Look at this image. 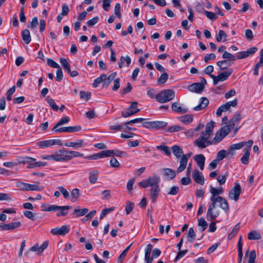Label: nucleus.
<instances>
[{"mask_svg": "<svg viewBox=\"0 0 263 263\" xmlns=\"http://www.w3.org/2000/svg\"><path fill=\"white\" fill-rule=\"evenodd\" d=\"M245 145H246V143H245V141L241 142L240 143H236V144H234L231 145L229 147V151H231L239 149Z\"/></svg>", "mask_w": 263, "mask_h": 263, "instance_id": "obj_37", "label": "nucleus"}, {"mask_svg": "<svg viewBox=\"0 0 263 263\" xmlns=\"http://www.w3.org/2000/svg\"><path fill=\"white\" fill-rule=\"evenodd\" d=\"M138 103L137 102H133L130 106L125 110H123L121 115L124 118L130 117L140 111V109L137 108Z\"/></svg>", "mask_w": 263, "mask_h": 263, "instance_id": "obj_7", "label": "nucleus"}, {"mask_svg": "<svg viewBox=\"0 0 263 263\" xmlns=\"http://www.w3.org/2000/svg\"><path fill=\"white\" fill-rule=\"evenodd\" d=\"M153 127L152 128L159 129L163 128L167 125V123L164 121H153Z\"/></svg>", "mask_w": 263, "mask_h": 263, "instance_id": "obj_34", "label": "nucleus"}, {"mask_svg": "<svg viewBox=\"0 0 263 263\" xmlns=\"http://www.w3.org/2000/svg\"><path fill=\"white\" fill-rule=\"evenodd\" d=\"M172 109L173 111L179 114H184L187 112V108L182 107L178 102H174L172 104Z\"/></svg>", "mask_w": 263, "mask_h": 263, "instance_id": "obj_19", "label": "nucleus"}, {"mask_svg": "<svg viewBox=\"0 0 263 263\" xmlns=\"http://www.w3.org/2000/svg\"><path fill=\"white\" fill-rule=\"evenodd\" d=\"M156 148L161 151L167 156H170L171 154L169 147L166 145H160L156 146Z\"/></svg>", "mask_w": 263, "mask_h": 263, "instance_id": "obj_44", "label": "nucleus"}, {"mask_svg": "<svg viewBox=\"0 0 263 263\" xmlns=\"http://www.w3.org/2000/svg\"><path fill=\"white\" fill-rule=\"evenodd\" d=\"M110 165L112 167L119 168L120 164L119 161L114 157H112L110 160Z\"/></svg>", "mask_w": 263, "mask_h": 263, "instance_id": "obj_61", "label": "nucleus"}, {"mask_svg": "<svg viewBox=\"0 0 263 263\" xmlns=\"http://www.w3.org/2000/svg\"><path fill=\"white\" fill-rule=\"evenodd\" d=\"M42 208H44L43 210L44 211L53 212L57 211L59 209V206L57 205H49L47 207H46L45 204H42Z\"/></svg>", "mask_w": 263, "mask_h": 263, "instance_id": "obj_40", "label": "nucleus"}, {"mask_svg": "<svg viewBox=\"0 0 263 263\" xmlns=\"http://www.w3.org/2000/svg\"><path fill=\"white\" fill-rule=\"evenodd\" d=\"M160 192L159 185L153 186L150 190V196L153 202L155 203Z\"/></svg>", "mask_w": 263, "mask_h": 263, "instance_id": "obj_16", "label": "nucleus"}, {"mask_svg": "<svg viewBox=\"0 0 263 263\" xmlns=\"http://www.w3.org/2000/svg\"><path fill=\"white\" fill-rule=\"evenodd\" d=\"M21 226V223L20 221L10 222L6 224V229L7 230H12L20 227Z\"/></svg>", "mask_w": 263, "mask_h": 263, "instance_id": "obj_41", "label": "nucleus"}, {"mask_svg": "<svg viewBox=\"0 0 263 263\" xmlns=\"http://www.w3.org/2000/svg\"><path fill=\"white\" fill-rule=\"evenodd\" d=\"M70 121V118L69 117L66 116L63 118H62L59 121L57 122V123L54 125V129L57 128V127H59V126L67 124Z\"/></svg>", "mask_w": 263, "mask_h": 263, "instance_id": "obj_38", "label": "nucleus"}, {"mask_svg": "<svg viewBox=\"0 0 263 263\" xmlns=\"http://www.w3.org/2000/svg\"><path fill=\"white\" fill-rule=\"evenodd\" d=\"M204 88V85L201 83H195L189 86V89L192 92L201 93Z\"/></svg>", "mask_w": 263, "mask_h": 263, "instance_id": "obj_12", "label": "nucleus"}, {"mask_svg": "<svg viewBox=\"0 0 263 263\" xmlns=\"http://www.w3.org/2000/svg\"><path fill=\"white\" fill-rule=\"evenodd\" d=\"M175 97V92L173 90L165 89L156 95L155 98L158 102L165 103L173 100Z\"/></svg>", "mask_w": 263, "mask_h": 263, "instance_id": "obj_3", "label": "nucleus"}, {"mask_svg": "<svg viewBox=\"0 0 263 263\" xmlns=\"http://www.w3.org/2000/svg\"><path fill=\"white\" fill-rule=\"evenodd\" d=\"M183 130V128L178 125H175L169 127L167 131L169 133H173V132H179L180 130Z\"/></svg>", "mask_w": 263, "mask_h": 263, "instance_id": "obj_51", "label": "nucleus"}, {"mask_svg": "<svg viewBox=\"0 0 263 263\" xmlns=\"http://www.w3.org/2000/svg\"><path fill=\"white\" fill-rule=\"evenodd\" d=\"M99 176V171L97 170H93L92 171L89 173V181L92 183H95L98 178Z\"/></svg>", "mask_w": 263, "mask_h": 263, "instance_id": "obj_23", "label": "nucleus"}, {"mask_svg": "<svg viewBox=\"0 0 263 263\" xmlns=\"http://www.w3.org/2000/svg\"><path fill=\"white\" fill-rule=\"evenodd\" d=\"M233 72V69L230 68L227 71L220 73L218 76H217L218 77V79L220 81H226L231 75Z\"/></svg>", "mask_w": 263, "mask_h": 263, "instance_id": "obj_20", "label": "nucleus"}, {"mask_svg": "<svg viewBox=\"0 0 263 263\" xmlns=\"http://www.w3.org/2000/svg\"><path fill=\"white\" fill-rule=\"evenodd\" d=\"M227 37V34L223 30H219L218 34L216 36V41L218 42H220L222 41V39H224V41H226V39Z\"/></svg>", "mask_w": 263, "mask_h": 263, "instance_id": "obj_48", "label": "nucleus"}, {"mask_svg": "<svg viewBox=\"0 0 263 263\" xmlns=\"http://www.w3.org/2000/svg\"><path fill=\"white\" fill-rule=\"evenodd\" d=\"M261 238V235L256 231H252L248 234V238L249 240H259Z\"/></svg>", "mask_w": 263, "mask_h": 263, "instance_id": "obj_33", "label": "nucleus"}, {"mask_svg": "<svg viewBox=\"0 0 263 263\" xmlns=\"http://www.w3.org/2000/svg\"><path fill=\"white\" fill-rule=\"evenodd\" d=\"M163 172V176L166 179L168 180H171L174 178L176 176L175 172L169 168H165L162 170Z\"/></svg>", "mask_w": 263, "mask_h": 263, "instance_id": "obj_18", "label": "nucleus"}, {"mask_svg": "<svg viewBox=\"0 0 263 263\" xmlns=\"http://www.w3.org/2000/svg\"><path fill=\"white\" fill-rule=\"evenodd\" d=\"M80 97L81 99L88 101L90 98L91 93L89 92L86 93L84 91H81L80 92Z\"/></svg>", "mask_w": 263, "mask_h": 263, "instance_id": "obj_56", "label": "nucleus"}, {"mask_svg": "<svg viewBox=\"0 0 263 263\" xmlns=\"http://www.w3.org/2000/svg\"><path fill=\"white\" fill-rule=\"evenodd\" d=\"M256 257V254L255 251L252 250L250 253L248 263H255Z\"/></svg>", "mask_w": 263, "mask_h": 263, "instance_id": "obj_60", "label": "nucleus"}, {"mask_svg": "<svg viewBox=\"0 0 263 263\" xmlns=\"http://www.w3.org/2000/svg\"><path fill=\"white\" fill-rule=\"evenodd\" d=\"M88 212V209L84 208L80 209H75L73 213L76 214L77 217H81L86 215Z\"/></svg>", "mask_w": 263, "mask_h": 263, "instance_id": "obj_43", "label": "nucleus"}, {"mask_svg": "<svg viewBox=\"0 0 263 263\" xmlns=\"http://www.w3.org/2000/svg\"><path fill=\"white\" fill-rule=\"evenodd\" d=\"M59 209L58 210L59 212L57 214V216L58 217L66 216L68 213V210L71 208V206L65 205L59 206Z\"/></svg>", "mask_w": 263, "mask_h": 263, "instance_id": "obj_21", "label": "nucleus"}, {"mask_svg": "<svg viewBox=\"0 0 263 263\" xmlns=\"http://www.w3.org/2000/svg\"><path fill=\"white\" fill-rule=\"evenodd\" d=\"M60 63L62 65L64 70L66 72H70V64L67 61V60L63 58H62L60 59Z\"/></svg>", "mask_w": 263, "mask_h": 263, "instance_id": "obj_36", "label": "nucleus"}, {"mask_svg": "<svg viewBox=\"0 0 263 263\" xmlns=\"http://www.w3.org/2000/svg\"><path fill=\"white\" fill-rule=\"evenodd\" d=\"M15 91V86H13L11 88H9L7 91V100L8 101H10L12 99V95L14 93Z\"/></svg>", "mask_w": 263, "mask_h": 263, "instance_id": "obj_57", "label": "nucleus"}, {"mask_svg": "<svg viewBox=\"0 0 263 263\" xmlns=\"http://www.w3.org/2000/svg\"><path fill=\"white\" fill-rule=\"evenodd\" d=\"M22 36L24 42L28 44L31 41V36L29 31L28 29H25L22 32Z\"/></svg>", "mask_w": 263, "mask_h": 263, "instance_id": "obj_29", "label": "nucleus"}, {"mask_svg": "<svg viewBox=\"0 0 263 263\" xmlns=\"http://www.w3.org/2000/svg\"><path fill=\"white\" fill-rule=\"evenodd\" d=\"M83 154L77 151L59 149L53 154V160L55 161H67L73 158L83 157Z\"/></svg>", "mask_w": 263, "mask_h": 263, "instance_id": "obj_2", "label": "nucleus"}, {"mask_svg": "<svg viewBox=\"0 0 263 263\" xmlns=\"http://www.w3.org/2000/svg\"><path fill=\"white\" fill-rule=\"evenodd\" d=\"M227 154V151L224 149L219 151L217 154L216 160H218V161L222 160L226 157Z\"/></svg>", "mask_w": 263, "mask_h": 263, "instance_id": "obj_50", "label": "nucleus"}, {"mask_svg": "<svg viewBox=\"0 0 263 263\" xmlns=\"http://www.w3.org/2000/svg\"><path fill=\"white\" fill-rule=\"evenodd\" d=\"M53 143L51 140H47L38 142L37 145L41 148H45L53 145Z\"/></svg>", "mask_w": 263, "mask_h": 263, "instance_id": "obj_35", "label": "nucleus"}, {"mask_svg": "<svg viewBox=\"0 0 263 263\" xmlns=\"http://www.w3.org/2000/svg\"><path fill=\"white\" fill-rule=\"evenodd\" d=\"M223 189L222 187L215 188L212 185L210 187V192L211 194L210 200L211 203L209 204V208L206 213V219L209 221H213L219 215L218 211H213L216 208V203H219L220 207L224 211L228 212L229 210V204L223 197L219 196L223 194Z\"/></svg>", "mask_w": 263, "mask_h": 263, "instance_id": "obj_1", "label": "nucleus"}, {"mask_svg": "<svg viewBox=\"0 0 263 263\" xmlns=\"http://www.w3.org/2000/svg\"><path fill=\"white\" fill-rule=\"evenodd\" d=\"M241 237H240L239 240L238 242V263H241L243 256V252H242V243L241 241Z\"/></svg>", "mask_w": 263, "mask_h": 263, "instance_id": "obj_30", "label": "nucleus"}, {"mask_svg": "<svg viewBox=\"0 0 263 263\" xmlns=\"http://www.w3.org/2000/svg\"><path fill=\"white\" fill-rule=\"evenodd\" d=\"M46 100L48 104L54 111H57L59 109V106L53 99L47 98Z\"/></svg>", "mask_w": 263, "mask_h": 263, "instance_id": "obj_47", "label": "nucleus"}, {"mask_svg": "<svg viewBox=\"0 0 263 263\" xmlns=\"http://www.w3.org/2000/svg\"><path fill=\"white\" fill-rule=\"evenodd\" d=\"M241 193V187L238 182H235L234 186L231 190L229 193L230 199L238 201Z\"/></svg>", "mask_w": 263, "mask_h": 263, "instance_id": "obj_6", "label": "nucleus"}, {"mask_svg": "<svg viewBox=\"0 0 263 263\" xmlns=\"http://www.w3.org/2000/svg\"><path fill=\"white\" fill-rule=\"evenodd\" d=\"M58 189L63 195L64 198L67 199L69 197L70 194L65 188L63 186H59Z\"/></svg>", "mask_w": 263, "mask_h": 263, "instance_id": "obj_59", "label": "nucleus"}, {"mask_svg": "<svg viewBox=\"0 0 263 263\" xmlns=\"http://www.w3.org/2000/svg\"><path fill=\"white\" fill-rule=\"evenodd\" d=\"M168 79V75L166 72H163L159 78L157 80L158 84H164Z\"/></svg>", "mask_w": 263, "mask_h": 263, "instance_id": "obj_45", "label": "nucleus"}, {"mask_svg": "<svg viewBox=\"0 0 263 263\" xmlns=\"http://www.w3.org/2000/svg\"><path fill=\"white\" fill-rule=\"evenodd\" d=\"M179 191V187L177 186H173L171 189L170 191L167 193V195H175Z\"/></svg>", "mask_w": 263, "mask_h": 263, "instance_id": "obj_64", "label": "nucleus"}, {"mask_svg": "<svg viewBox=\"0 0 263 263\" xmlns=\"http://www.w3.org/2000/svg\"><path fill=\"white\" fill-rule=\"evenodd\" d=\"M209 103V100L205 97H202L199 99V104L194 107L193 109L195 111H199L205 108Z\"/></svg>", "mask_w": 263, "mask_h": 263, "instance_id": "obj_11", "label": "nucleus"}, {"mask_svg": "<svg viewBox=\"0 0 263 263\" xmlns=\"http://www.w3.org/2000/svg\"><path fill=\"white\" fill-rule=\"evenodd\" d=\"M99 21V17L96 16L93 17L92 18L90 19V20L88 21L86 23L87 26L88 27H92L95 24H96Z\"/></svg>", "mask_w": 263, "mask_h": 263, "instance_id": "obj_63", "label": "nucleus"}, {"mask_svg": "<svg viewBox=\"0 0 263 263\" xmlns=\"http://www.w3.org/2000/svg\"><path fill=\"white\" fill-rule=\"evenodd\" d=\"M196 238V234L193 228H190L187 235V241L190 243H193Z\"/></svg>", "mask_w": 263, "mask_h": 263, "instance_id": "obj_27", "label": "nucleus"}, {"mask_svg": "<svg viewBox=\"0 0 263 263\" xmlns=\"http://www.w3.org/2000/svg\"><path fill=\"white\" fill-rule=\"evenodd\" d=\"M194 159L200 170H203L204 169L205 161V157L202 154H198L195 155Z\"/></svg>", "mask_w": 263, "mask_h": 263, "instance_id": "obj_15", "label": "nucleus"}, {"mask_svg": "<svg viewBox=\"0 0 263 263\" xmlns=\"http://www.w3.org/2000/svg\"><path fill=\"white\" fill-rule=\"evenodd\" d=\"M245 154L241 158V162L242 163L244 164H247L248 163L249 159L250 156V150L249 149H245Z\"/></svg>", "mask_w": 263, "mask_h": 263, "instance_id": "obj_42", "label": "nucleus"}, {"mask_svg": "<svg viewBox=\"0 0 263 263\" xmlns=\"http://www.w3.org/2000/svg\"><path fill=\"white\" fill-rule=\"evenodd\" d=\"M234 123H230L229 125L224 126L220 130L223 133L224 136H227L234 127Z\"/></svg>", "mask_w": 263, "mask_h": 263, "instance_id": "obj_32", "label": "nucleus"}, {"mask_svg": "<svg viewBox=\"0 0 263 263\" xmlns=\"http://www.w3.org/2000/svg\"><path fill=\"white\" fill-rule=\"evenodd\" d=\"M40 183L37 182L35 184L20 182L17 183V186L22 190L41 191L43 187L39 185Z\"/></svg>", "mask_w": 263, "mask_h": 263, "instance_id": "obj_5", "label": "nucleus"}, {"mask_svg": "<svg viewBox=\"0 0 263 263\" xmlns=\"http://www.w3.org/2000/svg\"><path fill=\"white\" fill-rule=\"evenodd\" d=\"M217 65L220 68V70H224L227 68V66H230L232 63L228 60L219 61L216 63Z\"/></svg>", "mask_w": 263, "mask_h": 263, "instance_id": "obj_22", "label": "nucleus"}, {"mask_svg": "<svg viewBox=\"0 0 263 263\" xmlns=\"http://www.w3.org/2000/svg\"><path fill=\"white\" fill-rule=\"evenodd\" d=\"M204 125L202 123H199L198 125L193 130H190L187 131V133L188 134H191V135L193 136L194 135V133L198 131L199 130L203 128L204 127Z\"/></svg>", "mask_w": 263, "mask_h": 263, "instance_id": "obj_52", "label": "nucleus"}, {"mask_svg": "<svg viewBox=\"0 0 263 263\" xmlns=\"http://www.w3.org/2000/svg\"><path fill=\"white\" fill-rule=\"evenodd\" d=\"M203 12L208 18L211 20H216L217 16L214 12L207 10H204Z\"/></svg>", "mask_w": 263, "mask_h": 263, "instance_id": "obj_55", "label": "nucleus"}, {"mask_svg": "<svg viewBox=\"0 0 263 263\" xmlns=\"http://www.w3.org/2000/svg\"><path fill=\"white\" fill-rule=\"evenodd\" d=\"M210 137L207 134L201 132L198 138L194 141V145L200 149L207 147L213 144V142L210 140Z\"/></svg>", "mask_w": 263, "mask_h": 263, "instance_id": "obj_4", "label": "nucleus"}, {"mask_svg": "<svg viewBox=\"0 0 263 263\" xmlns=\"http://www.w3.org/2000/svg\"><path fill=\"white\" fill-rule=\"evenodd\" d=\"M222 58L224 59H229V61H235L236 59L235 56L227 51H224Z\"/></svg>", "mask_w": 263, "mask_h": 263, "instance_id": "obj_49", "label": "nucleus"}, {"mask_svg": "<svg viewBox=\"0 0 263 263\" xmlns=\"http://www.w3.org/2000/svg\"><path fill=\"white\" fill-rule=\"evenodd\" d=\"M84 140L82 139H78L74 142H67L64 144L65 146L73 147L76 149L81 148L84 146Z\"/></svg>", "mask_w": 263, "mask_h": 263, "instance_id": "obj_13", "label": "nucleus"}, {"mask_svg": "<svg viewBox=\"0 0 263 263\" xmlns=\"http://www.w3.org/2000/svg\"><path fill=\"white\" fill-rule=\"evenodd\" d=\"M152 248L153 246L151 244H148L145 250L144 260L146 263H152L153 262V257H151Z\"/></svg>", "mask_w": 263, "mask_h": 263, "instance_id": "obj_17", "label": "nucleus"}, {"mask_svg": "<svg viewBox=\"0 0 263 263\" xmlns=\"http://www.w3.org/2000/svg\"><path fill=\"white\" fill-rule=\"evenodd\" d=\"M193 178L196 182L201 185H203L204 183V176L202 173L200 172L198 170H195L193 172Z\"/></svg>", "mask_w": 263, "mask_h": 263, "instance_id": "obj_10", "label": "nucleus"}, {"mask_svg": "<svg viewBox=\"0 0 263 263\" xmlns=\"http://www.w3.org/2000/svg\"><path fill=\"white\" fill-rule=\"evenodd\" d=\"M134 204L133 202L127 201L125 206V211L126 215H128L133 210Z\"/></svg>", "mask_w": 263, "mask_h": 263, "instance_id": "obj_54", "label": "nucleus"}, {"mask_svg": "<svg viewBox=\"0 0 263 263\" xmlns=\"http://www.w3.org/2000/svg\"><path fill=\"white\" fill-rule=\"evenodd\" d=\"M71 201L73 202L77 201L80 198V190L78 189H74L70 193Z\"/></svg>", "mask_w": 263, "mask_h": 263, "instance_id": "obj_26", "label": "nucleus"}, {"mask_svg": "<svg viewBox=\"0 0 263 263\" xmlns=\"http://www.w3.org/2000/svg\"><path fill=\"white\" fill-rule=\"evenodd\" d=\"M146 180L148 181V184H149V186L151 187L159 185L160 182V178L157 175H154L152 177H148Z\"/></svg>", "mask_w": 263, "mask_h": 263, "instance_id": "obj_14", "label": "nucleus"}, {"mask_svg": "<svg viewBox=\"0 0 263 263\" xmlns=\"http://www.w3.org/2000/svg\"><path fill=\"white\" fill-rule=\"evenodd\" d=\"M180 121L184 124H189L193 120V117L191 115H185L178 118Z\"/></svg>", "mask_w": 263, "mask_h": 263, "instance_id": "obj_24", "label": "nucleus"}, {"mask_svg": "<svg viewBox=\"0 0 263 263\" xmlns=\"http://www.w3.org/2000/svg\"><path fill=\"white\" fill-rule=\"evenodd\" d=\"M190 154L183 155L180 159V165L177 170V173H180L184 171L186 167L187 161L190 157Z\"/></svg>", "mask_w": 263, "mask_h": 263, "instance_id": "obj_9", "label": "nucleus"}, {"mask_svg": "<svg viewBox=\"0 0 263 263\" xmlns=\"http://www.w3.org/2000/svg\"><path fill=\"white\" fill-rule=\"evenodd\" d=\"M198 225L202 228L201 230L202 232H203L207 228L208 223L204 218L200 217L198 219Z\"/></svg>", "mask_w": 263, "mask_h": 263, "instance_id": "obj_46", "label": "nucleus"}, {"mask_svg": "<svg viewBox=\"0 0 263 263\" xmlns=\"http://www.w3.org/2000/svg\"><path fill=\"white\" fill-rule=\"evenodd\" d=\"M172 149L173 154L176 156L177 158H179L183 155H184L182 149L178 145L173 146Z\"/></svg>", "mask_w": 263, "mask_h": 263, "instance_id": "obj_25", "label": "nucleus"}, {"mask_svg": "<svg viewBox=\"0 0 263 263\" xmlns=\"http://www.w3.org/2000/svg\"><path fill=\"white\" fill-rule=\"evenodd\" d=\"M47 63L48 66L52 68H58L60 67V65L51 59L48 58Z\"/></svg>", "mask_w": 263, "mask_h": 263, "instance_id": "obj_53", "label": "nucleus"}, {"mask_svg": "<svg viewBox=\"0 0 263 263\" xmlns=\"http://www.w3.org/2000/svg\"><path fill=\"white\" fill-rule=\"evenodd\" d=\"M227 176L228 175L227 174L219 175L217 178V181L220 185L224 184L227 180Z\"/></svg>", "mask_w": 263, "mask_h": 263, "instance_id": "obj_58", "label": "nucleus"}, {"mask_svg": "<svg viewBox=\"0 0 263 263\" xmlns=\"http://www.w3.org/2000/svg\"><path fill=\"white\" fill-rule=\"evenodd\" d=\"M113 156H116L117 157H126L127 156V154L125 152L116 149V150H114Z\"/></svg>", "mask_w": 263, "mask_h": 263, "instance_id": "obj_62", "label": "nucleus"}, {"mask_svg": "<svg viewBox=\"0 0 263 263\" xmlns=\"http://www.w3.org/2000/svg\"><path fill=\"white\" fill-rule=\"evenodd\" d=\"M215 122L213 121H211V122L208 123L206 124L205 126V129L204 131H203V133H206L209 136H211V135L213 133V129L215 126Z\"/></svg>", "mask_w": 263, "mask_h": 263, "instance_id": "obj_28", "label": "nucleus"}, {"mask_svg": "<svg viewBox=\"0 0 263 263\" xmlns=\"http://www.w3.org/2000/svg\"><path fill=\"white\" fill-rule=\"evenodd\" d=\"M70 231V228L68 226L64 225L61 228H55L51 229V233L56 235H65Z\"/></svg>", "mask_w": 263, "mask_h": 263, "instance_id": "obj_8", "label": "nucleus"}, {"mask_svg": "<svg viewBox=\"0 0 263 263\" xmlns=\"http://www.w3.org/2000/svg\"><path fill=\"white\" fill-rule=\"evenodd\" d=\"M105 78L106 74L104 73L101 74L99 77H98L94 80L92 83V86L95 88H96L99 84L103 82V80H104Z\"/></svg>", "mask_w": 263, "mask_h": 263, "instance_id": "obj_39", "label": "nucleus"}, {"mask_svg": "<svg viewBox=\"0 0 263 263\" xmlns=\"http://www.w3.org/2000/svg\"><path fill=\"white\" fill-rule=\"evenodd\" d=\"M226 136H224L223 133L219 129L216 133L213 141H212L213 142V144H216L220 142Z\"/></svg>", "mask_w": 263, "mask_h": 263, "instance_id": "obj_31", "label": "nucleus"}]
</instances>
